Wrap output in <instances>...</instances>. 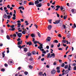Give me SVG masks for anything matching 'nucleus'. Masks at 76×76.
<instances>
[{
    "mask_svg": "<svg viewBox=\"0 0 76 76\" xmlns=\"http://www.w3.org/2000/svg\"><path fill=\"white\" fill-rule=\"evenodd\" d=\"M59 63H61V62H62V60H61L59 59Z\"/></svg>",
    "mask_w": 76,
    "mask_h": 76,
    "instance_id": "obj_63",
    "label": "nucleus"
},
{
    "mask_svg": "<svg viewBox=\"0 0 76 76\" xmlns=\"http://www.w3.org/2000/svg\"><path fill=\"white\" fill-rule=\"evenodd\" d=\"M7 53H9V48H7Z\"/></svg>",
    "mask_w": 76,
    "mask_h": 76,
    "instance_id": "obj_24",
    "label": "nucleus"
},
{
    "mask_svg": "<svg viewBox=\"0 0 76 76\" xmlns=\"http://www.w3.org/2000/svg\"><path fill=\"white\" fill-rule=\"evenodd\" d=\"M73 69L74 70H76V66H74Z\"/></svg>",
    "mask_w": 76,
    "mask_h": 76,
    "instance_id": "obj_48",
    "label": "nucleus"
},
{
    "mask_svg": "<svg viewBox=\"0 0 76 76\" xmlns=\"http://www.w3.org/2000/svg\"><path fill=\"white\" fill-rule=\"evenodd\" d=\"M23 7L22 6V7H19L18 9H22V8H23Z\"/></svg>",
    "mask_w": 76,
    "mask_h": 76,
    "instance_id": "obj_58",
    "label": "nucleus"
},
{
    "mask_svg": "<svg viewBox=\"0 0 76 76\" xmlns=\"http://www.w3.org/2000/svg\"><path fill=\"white\" fill-rule=\"evenodd\" d=\"M21 40V39L20 38H18L17 40V41H20Z\"/></svg>",
    "mask_w": 76,
    "mask_h": 76,
    "instance_id": "obj_51",
    "label": "nucleus"
},
{
    "mask_svg": "<svg viewBox=\"0 0 76 76\" xmlns=\"http://www.w3.org/2000/svg\"><path fill=\"white\" fill-rule=\"evenodd\" d=\"M27 51H28V49H27V48H24V52H26Z\"/></svg>",
    "mask_w": 76,
    "mask_h": 76,
    "instance_id": "obj_18",
    "label": "nucleus"
},
{
    "mask_svg": "<svg viewBox=\"0 0 76 76\" xmlns=\"http://www.w3.org/2000/svg\"><path fill=\"white\" fill-rule=\"evenodd\" d=\"M71 35V34L70 33H69L68 34V35H67V38H70V37Z\"/></svg>",
    "mask_w": 76,
    "mask_h": 76,
    "instance_id": "obj_23",
    "label": "nucleus"
},
{
    "mask_svg": "<svg viewBox=\"0 0 76 76\" xmlns=\"http://www.w3.org/2000/svg\"><path fill=\"white\" fill-rule=\"evenodd\" d=\"M60 67H59V66H58L56 68V69L58 70H60Z\"/></svg>",
    "mask_w": 76,
    "mask_h": 76,
    "instance_id": "obj_49",
    "label": "nucleus"
},
{
    "mask_svg": "<svg viewBox=\"0 0 76 76\" xmlns=\"http://www.w3.org/2000/svg\"><path fill=\"white\" fill-rule=\"evenodd\" d=\"M29 34H28V35H27L26 36V39H28V37H29Z\"/></svg>",
    "mask_w": 76,
    "mask_h": 76,
    "instance_id": "obj_55",
    "label": "nucleus"
},
{
    "mask_svg": "<svg viewBox=\"0 0 76 76\" xmlns=\"http://www.w3.org/2000/svg\"><path fill=\"white\" fill-rule=\"evenodd\" d=\"M18 48H19L20 49H21V48H22V46H21V45H18Z\"/></svg>",
    "mask_w": 76,
    "mask_h": 76,
    "instance_id": "obj_42",
    "label": "nucleus"
},
{
    "mask_svg": "<svg viewBox=\"0 0 76 76\" xmlns=\"http://www.w3.org/2000/svg\"><path fill=\"white\" fill-rule=\"evenodd\" d=\"M28 74V72H27L26 71L24 72V74L25 75H27Z\"/></svg>",
    "mask_w": 76,
    "mask_h": 76,
    "instance_id": "obj_34",
    "label": "nucleus"
},
{
    "mask_svg": "<svg viewBox=\"0 0 76 76\" xmlns=\"http://www.w3.org/2000/svg\"><path fill=\"white\" fill-rule=\"evenodd\" d=\"M25 22L26 23V25H29V23H28V22L27 21H26Z\"/></svg>",
    "mask_w": 76,
    "mask_h": 76,
    "instance_id": "obj_28",
    "label": "nucleus"
},
{
    "mask_svg": "<svg viewBox=\"0 0 76 76\" xmlns=\"http://www.w3.org/2000/svg\"><path fill=\"white\" fill-rule=\"evenodd\" d=\"M61 45H60V43H59L57 45V47H58V48L60 47V46Z\"/></svg>",
    "mask_w": 76,
    "mask_h": 76,
    "instance_id": "obj_50",
    "label": "nucleus"
},
{
    "mask_svg": "<svg viewBox=\"0 0 76 76\" xmlns=\"http://www.w3.org/2000/svg\"><path fill=\"white\" fill-rule=\"evenodd\" d=\"M7 38L8 39H10V37L8 35H7Z\"/></svg>",
    "mask_w": 76,
    "mask_h": 76,
    "instance_id": "obj_25",
    "label": "nucleus"
},
{
    "mask_svg": "<svg viewBox=\"0 0 76 76\" xmlns=\"http://www.w3.org/2000/svg\"><path fill=\"white\" fill-rule=\"evenodd\" d=\"M67 19V16H64V19Z\"/></svg>",
    "mask_w": 76,
    "mask_h": 76,
    "instance_id": "obj_37",
    "label": "nucleus"
},
{
    "mask_svg": "<svg viewBox=\"0 0 76 76\" xmlns=\"http://www.w3.org/2000/svg\"><path fill=\"white\" fill-rule=\"evenodd\" d=\"M7 17L8 18V19H10L11 18V17H10V15L7 16Z\"/></svg>",
    "mask_w": 76,
    "mask_h": 76,
    "instance_id": "obj_43",
    "label": "nucleus"
},
{
    "mask_svg": "<svg viewBox=\"0 0 76 76\" xmlns=\"http://www.w3.org/2000/svg\"><path fill=\"white\" fill-rule=\"evenodd\" d=\"M62 42L64 43L65 44H66V40H62Z\"/></svg>",
    "mask_w": 76,
    "mask_h": 76,
    "instance_id": "obj_40",
    "label": "nucleus"
},
{
    "mask_svg": "<svg viewBox=\"0 0 76 76\" xmlns=\"http://www.w3.org/2000/svg\"><path fill=\"white\" fill-rule=\"evenodd\" d=\"M51 37H48L46 39L48 41H50L51 40Z\"/></svg>",
    "mask_w": 76,
    "mask_h": 76,
    "instance_id": "obj_8",
    "label": "nucleus"
},
{
    "mask_svg": "<svg viewBox=\"0 0 76 76\" xmlns=\"http://www.w3.org/2000/svg\"><path fill=\"white\" fill-rule=\"evenodd\" d=\"M48 20L49 22V23H51V22H52V20Z\"/></svg>",
    "mask_w": 76,
    "mask_h": 76,
    "instance_id": "obj_26",
    "label": "nucleus"
},
{
    "mask_svg": "<svg viewBox=\"0 0 76 76\" xmlns=\"http://www.w3.org/2000/svg\"><path fill=\"white\" fill-rule=\"evenodd\" d=\"M22 40L21 41H18L17 43V45H20V44H22Z\"/></svg>",
    "mask_w": 76,
    "mask_h": 76,
    "instance_id": "obj_11",
    "label": "nucleus"
},
{
    "mask_svg": "<svg viewBox=\"0 0 76 76\" xmlns=\"http://www.w3.org/2000/svg\"><path fill=\"white\" fill-rule=\"evenodd\" d=\"M13 36L14 37H16V34H15L13 35Z\"/></svg>",
    "mask_w": 76,
    "mask_h": 76,
    "instance_id": "obj_54",
    "label": "nucleus"
},
{
    "mask_svg": "<svg viewBox=\"0 0 76 76\" xmlns=\"http://www.w3.org/2000/svg\"><path fill=\"white\" fill-rule=\"evenodd\" d=\"M20 69H21V67L19 66L18 68V69L19 70H20Z\"/></svg>",
    "mask_w": 76,
    "mask_h": 76,
    "instance_id": "obj_56",
    "label": "nucleus"
},
{
    "mask_svg": "<svg viewBox=\"0 0 76 76\" xmlns=\"http://www.w3.org/2000/svg\"><path fill=\"white\" fill-rule=\"evenodd\" d=\"M10 27H11L12 29H13L14 28H14L15 27V25H13L10 26Z\"/></svg>",
    "mask_w": 76,
    "mask_h": 76,
    "instance_id": "obj_32",
    "label": "nucleus"
},
{
    "mask_svg": "<svg viewBox=\"0 0 76 76\" xmlns=\"http://www.w3.org/2000/svg\"><path fill=\"white\" fill-rule=\"evenodd\" d=\"M17 25L18 28H20V25H21V24L20 23H18Z\"/></svg>",
    "mask_w": 76,
    "mask_h": 76,
    "instance_id": "obj_17",
    "label": "nucleus"
},
{
    "mask_svg": "<svg viewBox=\"0 0 76 76\" xmlns=\"http://www.w3.org/2000/svg\"><path fill=\"white\" fill-rule=\"evenodd\" d=\"M56 7L57 8L55 9V10L56 11H57V10H58V9H60V6L59 5H57L56 6Z\"/></svg>",
    "mask_w": 76,
    "mask_h": 76,
    "instance_id": "obj_4",
    "label": "nucleus"
},
{
    "mask_svg": "<svg viewBox=\"0 0 76 76\" xmlns=\"http://www.w3.org/2000/svg\"><path fill=\"white\" fill-rule=\"evenodd\" d=\"M56 71L55 70H53L51 71V73L52 75H54L56 73Z\"/></svg>",
    "mask_w": 76,
    "mask_h": 76,
    "instance_id": "obj_3",
    "label": "nucleus"
},
{
    "mask_svg": "<svg viewBox=\"0 0 76 76\" xmlns=\"http://www.w3.org/2000/svg\"><path fill=\"white\" fill-rule=\"evenodd\" d=\"M48 29H49V30H51V28H52V26H51V25H49L48 26Z\"/></svg>",
    "mask_w": 76,
    "mask_h": 76,
    "instance_id": "obj_7",
    "label": "nucleus"
},
{
    "mask_svg": "<svg viewBox=\"0 0 76 76\" xmlns=\"http://www.w3.org/2000/svg\"><path fill=\"white\" fill-rule=\"evenodd\" d=\"M65 65V64H64V63H63L61 64V67H63Z\"/></svg>",
    "mask_w": 76,
    "mask_h": 76,
    "instance_id": "obj_35",
    "label": "nucleus"
},
{
    "mask_svg": "<svg viewBox=\"0 0 76 76\" xmlns=\"http://www.w3.org/2000/svg\"><path fill=\"white\" fill-rule=\"evenodd\" d=\"M71 68V66H70V64H69V67L67 68L68 70H69V71L70 70Z\"/></svg>",
    "mask_w": 76,
    "mask_h": 76,
    "instance_id": "obj_9",
    "label": "nucleus"
},
{
    "mask_svg": "<svg viewBox=\"0 0 76 76\" xmlns=\"http://www.w3.org/2000/svg\"><path fill=\"white\" fill-rule=\"evenodd\" d=\"M62 27L64 28V29H66V26L64 24H63Z\"/></svg>",
    "mask_w": 76,
    "mask_h": 76,
    "instance_id": "obj_29",
    "label": "nucleus"
},
{
    "mask_svg": "<svg viewBox=\"0 0 76 76\" xmlns=\"http://www.w3.org/2000/svg\"><path fill=\"white\" fill-rule=\"evenodd\" d=\"M18 37H19V38H21L22 34L21 33H19L17 34Z\"/></svg>",
    "mask_w": 76,
    "mask_h": 76,
    "instance_id": "obj_5",
    "label": "nucleus"
},
{
    "mask_svg": "<svg viewBox=\"0 0 76 76\" xmlns=\"http://www.w3.org/2000/svg\"><path fill=\"white\" fill-rule=\"evenodd\" d=\"M44 59H45L44 58H42L41 59V61H44Z\"/></svg>",
    "mask_w": 76,
    "mask_h": 76,
    "instance_id": "obj_64",
    "label": "nucleus"
},
{
    "mask_svg": "<svg viewBox=\"0 0 76 76\" xmlns=\"http://www.w3.org/2000/svg\"><path fill=\"white\" fill-rule=\"evenodd\" d=\"M28 4L29 5H34V4L32 2H30L28 3Z\"/></svg>",
    "mask_w": 76,
    "mask_h": 76,
    "instance_id": "obj_16",
    "label": "nucleus"
},
{
    "mask_svg": "<svg viewBox=\"0 0 76 76\" xmlns=\"http://www.w3.org/2000/svg\"><path fill=\"white\" fill-rule=\"evenodd\" d=\"M60 9L61 10H63V9H64V8L63 6H61L60 7Z\"/></svg>",
    "mask_w": 76,
    "mask_h": 76,
    "instance_id": "obj_39",
    "label": "nucleus"
},
{
    "mask_svg": "<svg viewBox=\"0 0 76 76\" xmlns=\"http://www.w3.org/2000/svg\"><path fill=\"white\" fill-rule=\"evenodd\" d=\"M7 7L8 8V9H10V5H8Z\"/></svg>",
    "mask_w": 76,
    "mask_h": 76,
    "instance_id": "obj_57",
    "label": "nucleus"
},
{
    "mask_svg": "<svg viewBox=\"0 0 76 76\" xmlns=\"http://www.w3.org/2000/svg\"><path fill=\"white\" fill-rule=\"evenodd\" d=\"M29 68H30V69H32L33 68V66H32L31 65H29L28 66Z\"/></svg>",
    "mask_w": 76,
    "mask_h": 76,
    "instance_id": "obj_27",
    "label": "nucleus"
},
{
    "mask_svg": "<svg viewBox=\"0 0 76 76\" xmlns=\"http://www.w3.org/2000/svg\"><path fill=\"white\" fill-rule=\"evenodd\" d=\"M22 33L23 34H24V35H25V34H26V32L25 31H22Z\"/></svg>",
    "mask_w": 76,
    "mask_h": 76,
    "instance_id": "obj_38",
    "label": "nucleus"
},
{
    "mask_svg": "<svg viewBox=\"0 0 76 76\" xmlns=\"http://www.w3.org/2000/svg\"><path fill=\"white\" fill-rule=\"evenodd\" d=\"M27 45H32V43H31V42L30 41L29 42H28L27 43Z\"/></svg>",
    "mask_w": 76,
    "mask_h": 76,
    "instance_id": "obj_10",
    "label": "nucleus"
},
{
    "mask_svg": "<svg viewBox=\"0 0 76 76\" xmlns=\"http://www.w3.org/2000/svg\"><path fill=\"white\" fill-rule=\"evenodd\" d=\"M42 72H40L39 73V75H42Z\"/></svg>",
    "mask_w": 76,
    "mask_h": 76,
    "instance_id": "obj_44",
    "label": "nucleus"
},
{
    "mask_svg": "<svg viewBox=\"0 0 76 76\" xmlns=\"http://www.w3.org/2000/svg\"><path fill=\"white\" fill-rule=\"evenodd\" d=\"M68 67V65H65L64 67V69H67V68Z\"/></svg>",
    "mask_w": 76,
    "mask_h": 76,
    "instance_id": "obj_30",
    "label": "nucleus"
},
{
    "mask_svg": "<svg viewBox=\"0 0 76 76\" xmlns=\"http://www.w3.org/2000/svg\"><path fill=\"white\" fill-rule=\"evenodd\" d=\"M34 44H36L37 43V41H36L35 42L34 41L33 42Z\"/></svg>",
    "mask_w": 76,
    "mask_h": 76,
    "instance_id": "obj_61",
    "label": "nucleus"
},
{
    "mask_svg": "<svg viewBox=\"0 0 76 76\" xmlns=\"http://www.w3.org/2000/svg\"><path fill=\"white\" fill-rule=\"evenodd\" d=\"M53 42H54V43H58V42L57 40H55Z\"/></svg>",
    "mask_w": 76,
    "mask_h": 76,
    "instance_id": "obj_21",
    "label": "nucleus"
},
{
    "mask_svg": "<svg viewBox=\"0 0 76 76\" xmlns=\"http://www.w3.org/2000/svg\"><path fill=\"white\" fill-rule=\"evenodd\" d=\"M32 53L33 55H35V54H37V52L35 51H33L32 52Z\"/></svg>",
    "mask_w": 76,
    "mask_h": 76,
    "instance_id": "obj_20",
    "label": "nucleus"
},
{
    "mask_svg": "<svg viewBox=\"0 0 76 76\" xmlns=\"http://www.w3.org/2000/svg\"><path fill=\"white\" fill-rule=\"evenodd\" d=\"M51 56H54L53 57H55V54L54 53H53V54H51Z\"/></svg>",
    "mask_w": 76,
    "mask_h": 76,
    "instance_id": "obj_41",
    "label": "nucleus"
},
{
    "mask_svg": "<svg viewBox=\"0 0 76 76\" xmlns=\"http://www.w3.org/2000/svg\"><path fill=\"white\" fill-rule=\"evenodd\" d=\"M8 64H9V65H10L11 66V65H12V64H13V61H9L8 62Z\"/></svg>",
    "mask_w": 76,
    "mask_h": 76,
    "instance_id": "obj_6",
    "label": "nucleus"
},
{
    "mask_svg": "<svg viewBox=\"0 0 76 76\" xmlns=\"http://www.w3.org/2000/svg\"><path fill=\"white\" fill-rule=\"evenodd\" d=\"M15 28H12V29H9V30L10 31H15Z\"/></svg>",
    "mask_w": 76,
    "mask_h": 76,
    "instance_id": "obj_33",
    "label": "nucleus"
},
{
    "mask_svg": "<svg viewBox=\"0 0 76 76\" xmlns=\"http://www.w3.org/2000/svg\"><path fill=\"white\" fill-rule=\"evenodd\" d=\"M3 18H5V19H6L7 18V16L6 15V14H5L4 15Z\"/></svg>",
    "mask_w": 76,
    "mask_h": 76,
    "instance_id": "obj_15",
    "label": "nucleus"
},
{
    "mask_svg": "<svg viewBox=\"0 0 76 76\" xmlns=\"http://www.w3.org/2000/svg\"><path fill=\"white\" fill-rule=\"evenodd\" d=\"M34 26H35V27H36V28L37 29L38 28V26L36 24H35L34 25Z\"/></svg>",
    "mask_w": 76,
    "mask_h": 76,
    "instance_id": "obj_47",
    "label": "nucleus"
},
{
    "mask_svg": "<svg viewBox=\"0 0 76 76\" xmlns=\"http://www.w3.org/2000/svg\"><path fill=\"white\" fill-rule=\"evenodd\" d=\"M58 50H61V51H63V49L61 48H58Z\"/></svg>",
    "mask_w": 76,
    "mask_h": 76,
    "instance_id": "obj_60",
    "label": "nucleus"
},
{
    "mask_svg": "<svg viewBox=\"0 0 76 76\" xmlns=\"http://www.w3.org/2000/svg\"><path fill=\"white\" fill-rule=\"evenodd\" d=\"M39 3V1H38V0H37L35 1L34 4H38Z\"/></svg>",
    "mask_w": 76,
    "mask_h": 76,
    "instance_id": "obj_13",
    "label": "nucleus"
},
{
    "mask_svg": "<svg viewBox=\"0 0 76 76\" xmlns=\"http://www.w3.org/2000/svg\"><path fill=\"white\" fill-rule=\"evenodd\" d=\"M15 19H16V17H12V19L13 20H15Z\"/></svg>",
    "mask_w": 76,
    "mask_h": 76,
    "instance_id": "obj_62",
    "label": "nucleus"
},
{
    "mask_svg": "<svg viewBox=\"0 0 76 76\" xmlns=\"http://www.w3.org/2000/svg\"><path fill=\"white\" fill-rule=\"evenodd\" d=\"M71 12L72 13H75V10L73 9H72L71 10Z\"/></svg>",
    "mask_w": 76,
    "mask_h": 76,
    "instance_id": "obj_52",
    "label": "nucleus"
},
{
    "mask_svg": "<svg viewBox=\"0 0 76 76\" xmlns=\"http://www.w3.org/2000/svg\"><path fill=\"white\" fill-rule=\"evenodd\" d=\"M2 57L3 58L5 57V54L4 53H2Z\"/></svg>",
    "mask_w": 76,
    "mask_h": 76,
    "instance_id": "obj_36",
    "label": "nucleus"
},
{
    "mask_svg": "<svg viewBox=\"0 0 76 76\" xmlns=\"http://www.w3.org/2000/svg\"><path fill=\"white\" fill-rule=\"evenodd\" d=\"M42 5V2H40L39 4L36 5L37 7H41Z\"/></svg>",
    "mask_w": 76,
    "mask_h": 76,
    "instance_id": "obj_1",
    "label": "nucleus"
},
{
    "mask_svg": "<svg viewBox=\"0 0 76 76\" xmlns=\"http://www.w3.org/2000/svg\"><path fill=\"white\" fill-rule=\"evenodd\" d=\"M60 20H56L55 21V22L56 23V24H58V23H60Z\"/></svg>",
    "mask_w": 76,
    "mask_h": 76,
    "instance_id": "obj_12",
    "label": "nucleus"
},
{
    "mask_svg": "<svg viewBox=\"0 0 76 76\" xmlns=\"http://www.w3.org/2000/svg\"><path fill=\"white\" fill-rule=\"evenodd\" d=\"M1 72H4L5 71V69L4 68L2 69H1Z\"/></svg>",
    "mask_w": 76,
    "mask_h": 76,
    "instance_id": "obj_45",
    "label": "nucleus"
},
{
    "mask_svg": "<svg viewBox=\"0 0 76 76\" xmlns=\"http://www.w3.org/2000/svg\"><path fill=\"white\" fill-rule=\"evenodd\" d=\"M31 36L32 38H35V35H34L33 34H31Z\"/></svg>",
    "mask_w": 76,
    "mask_h": 76,
    "instance_id": "obj_14",
    "label": "nucleus"
},
{
    "mask_svg": "<svg viewBox=\"0 0 76 76\" xmlns=\"http://www.w3.org/2000/svg\"><path fill=\"white\" fill-rule=\"evenodd\" d=\"M66 72L67 73H66V74H67V73H69V70H66Z\"/></svg>",
    "mask_w": 76,
    "mask_h": 76,
    "instance_id": "obj_59",
    "label": "nucleus"
},
{
    "mask_svg": "<svg viewBox=\"0 0 76 76\" xmlns=\"http://www.w3.org/2000/svg\"><path fill=\"white\" fill-rule=\"evenodd\" d=\"M42 46H43V45H42V44H40V45L38 47V48H39V50H41V49L43 48V47H42Z\"/></svg>",
    "mask_w": 76,
    "mask_h": 76,
    "instance_id": "obj_2",
    "label": "nucleus"
},
{
    "mask_svg": "<svg viewBox=\"0 0 76 76\" xmlns=\"http://www.w3.org/2000/svg\"><path fill=\"white\" fill-rule=\"evenodd\" d=\"M4 66H5V67H7V66H8V65H7V64H5Z\"/></svg>",
    "mask_w": 76,
    "mask_h": 76,
    "instance_id": "obj_53",
    "label": "nucleus"
},
{
    "mask_svg": "<svg viewBox=\"0 0 76 76\" xmlns=\"http://www.w3.org/2000/svg\"><path fill=\"white\" fill-rule=\"evenodd\" d=\"M37 34L38 35V36L39 37H41V34H40V33H39V32H37Z\"/></svg>",
    "mask_w": 76,
    "mask_h": 76,
    "instance_id": "obj_31",
    "label": "nucleus"
},
{
    "mask_svg": "<svg viewBox=\"0 0 76 76\" xmlns=\"http://www.w3.org/2000/svg\"><path fill=\"white\" fill-rule=\"evenodd\" d=\"M50 53H48L47 54V58H49V57H50Z\"/></svg>",
    "mask_w": 76,
    "mask_h": 76,
    "instance_id": "obj_22",
    "label": "nucleus"
},
{
    "mask_svg": "<svg viewBox=\"0 0 76 76\" xmlns=\"http://www.w3.org/2000/svg\"><path fill=\"white\" fill-rule=\"evenodd\" d=\"M56 72L58 73H60V70H57Z\"/></svg>",
    "mask_w": 76,
    "mask_h": 76,
    "instance_id": "obj_46",
    "label": "nucleus"
},
{
    "mask_svg": "<svg viewBox=\"0 0 76 76\" xmlns=\"http://www.w3.org/2000/svg\"><path fill=\"white\" fill-rule=\"evenodd\" d=\"M32 55V53H29L28 52L27 53V56H31Z\"/></svg>",
    "mask_w": 76,
    "mask_h": 76,
    "instance_id": "obj_19",
    "label": "nucleus"
}]
</instances>
